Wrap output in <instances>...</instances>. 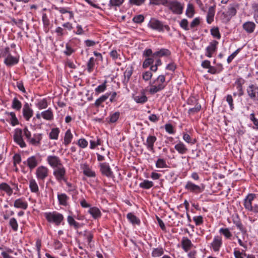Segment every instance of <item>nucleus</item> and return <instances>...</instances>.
Here are the masks:
<instances>
[{
  "instance_id": "obj_1",
  "label": "nucleus",
  "mask_w": 258,
  "mask_h": 258,
  "mask_svg": "<svg viewBox=\"0 0 258 258\" xmlns=\"http://www.w3.org/2000/svg\"><path fill=\"white\" fill-rule=\"evenodd\" d=\"M165 78L164 75H160L151 84L149 92L151 94H154L162 90L165 87Z\"/></svg>"
},
{
  "instance_id": "obj_2",
  "label": "nucleus",
  "mask_w": 258,
  "mask_h": 258,
  "mask_svg": "<svg viewBox=\"0 0 258 258\" xmlns=\"http://www.w3.org/2000/svg\"><path fill=\"white\" fill-rule=\"evenodd\" d=\"M255 197L256 195L255 194H248L244 200V206L247 211L257 213L258 205L254 204L253 206L252 205V201H254Z\"/></svg>"
},
{
  "instance_id": "obj_3",
  "label": "nucleus",
  "mask_w": 258,
  "mask_h": 258,
  "mask_svg": "<svg viewBox=\"0 0 258 258\" xmlns=\"http://www.w3.org/2000/svg\"><path fill=\"white\" fill-rule=\"evenodd\" d=\"M44 216L48 221L54 222L57 225L60 223L63 218L62 214L55 212L46 213Z\"/></svg>"
},
{
  "instance_id": "obj_4",
  "label": "nucleus",
  "mask_w": 258,
  "mask_h": 258,
  "mask_svg": "<svg viewBox=\"0 0 258 258\" xmlns=\"http://www.w3.org/2000/svg\"><path fill=\"white\" fill-rule=\"evenodd\" d=\"M246 92L248 97L253 101H258V86L255 84H251L246 88Z\"/></svg>"
},
{
  "instance_id": "obj_5",
  "label": "nucleus",
  "mask_w": 258,
  "mask_h": 258,
  "mask_svg": "<svg viewBox=\"0 0 258 258\" xmlns=\"http://www.w3.org/2000/svg\"><path fill=\"white\" fill-rule=\"evenodd\" d=\"M53 174L58 181H67V179L66 178V169L62 165L55 168L53 170Z\"/></svg>"
},
{
  "instance_id": "obj_6",
  "label": "nucleus",
  "mask_w": 258,
  "mask_h": 258,
  "mask_svg": "<svg viewBox=\"0 0 258 258\" xmlns=\"http://www.w3.org/2000/svg\"><path fill=\"white\" fill-rule=\"evenodd\" d=\"M49 169L44 166H40L36 170V176L38 180L43 181L48 175Z\"/></svg>"
},
{
  "instance_id": "obj_7",
  "label": "nucleus",
  "mask_w": 258,
  "mask_h": 258,
  "mask_svg": "<svg viewBox=\"0 0 258 258\" xmlns=\"http://www.w3.org/2000/svg\"><path fill=\"white\" fill-rule=\"evenodd\" d=\"M244 83L245 80L241 78H239L236 79L233 84L234 86L236 87L237 90V92L233 93V95L234 96H236V95L241 96L243 95L244 92L243 89V85Z\"/></svg>"
},
{
  "instance_id": "obj_8",
  "label": "nucleus",
  "mask_w": 258,
  "mask_h": 258,
  "mask_svg": "<svg viewBox=\"0 0 258 258\" xmlns=\"http://www.w3.org/2000/svg\"><path fill=\"white\" fill-rule=\"evenodd\" d=\"M46 161L48 164L55 169L61 165H62V163L59 158L56 156L54 155H50L47 157Z\"/></svg>"
},
{
  "instance_id": "obj_9",
  "label": "nucleus",
  "mask_w": 258,
  "mask_h": 258,
  "mask_svg": "<svg viewBox=\"0 0 258 258\" xmlns=\"http://www.w3.org/2000/svg\"><path fill=\"white\" fill-rule=\"evenodd\" d=\"M14 140L21 147H26V144L22 138V131L21 129L16 128L15 130Z\"/></svg>"
},
{
  "instance_id": "obj_10",
  "label": "nucleus",
  "mask_w": 258,
  "mask_h": 258,
  "mask_svg": "<svg viewBox=\"0 0 258 258\" xmlns=\"http://www.w3.org/2000/svg\"><path fill=\"white\" fill-rule=\"evenodd\" d=\"M222 238L219 236H215L211 243L210 247L214 252H219L222 245Z\"/></svg>"
},
{
  "instance_id": "obj_11",
  "label": "nucleus",
  "mask_w": 258,
  "mask_h": 258,
  "mask_svg": "<svg viewBox=\"0 0 258 258\" xmlns=\"http://www.w3.org/2000/svg\"><path fill=\"white\" fill-rule=\"evenodd\" d=\"M150 25L152 29L159 31H163L164 28L167 30L169 29L168 26L163 25L160 21L155 19H153L150 21Z\"/></svg>"
},
{
  "instance_id": "obj_12",
  "label": "nucleus",
  "mask_w": 258,
  "mask_h": 258,
  "mask_svg": "<svg viewBox=\"0 0 258 258\" xmlns=\"http://www.w3.org/2000/svg\"><path fill=\"white\" fill-rule=\"evenodd\" d=\"M218 42L217 41H212L206 48V55L208 57H211L213 54L215 52L217 49V45Z\"/></svg>"
},
{
  "instance_id": "obj_13",
  "label": "nucleus",
  "mask_w": 258,
  "mask_h": 258,
  "mask_svg": "<svg viewBox=\"0 0 258 258\" xmlns=\"http://www.w3.org/2000/svg\"><path fill=\"white\" fill-rule=\"evenodd\" d=\"M181 246L185 252H188L194 246L191 241L186 237H183L181 241Z\"/></svg>"
},
{
  "instance_id": "obj_14",
  "label": "nucleus",
  "mask_w": 258,
  "mask_h": 258,
  "mask_svg": "<svg viewBox=\"0 0 258 258\" xmlns=\"http://www.w3.org/2000/svg\"><path fill=\"white\" fill-rule=\"evenodd\" d=\"M100 171L102 174L106 176L107 177H112L113 173L107 163H102L100 164Z\"/></svg>"
},
{
  "instance_id": "obj_15",
  "label": "nucleus",
  "mask_w": 258,
  "mask_h": 258,
  "mask_svg": "<svg viewBox=\"0 0 258 258\" xmlns=\"http://www.w3.org/2000/svg\"><path fill=\"white\" fill-rule=\"evenodd\" d=\"M23 114L26 120H29L33 114V111L28 103H26L23 106Z\"/></svg>"
},
{
  "instance_id": "obj_16",
  "label": "nucleus",
  "mask_w": 258,
  "mask_h": 258,
  "mask_svg": "<svg viewBox=\"0 0 258 258\" xmlns=\"http://www.w3.org/2000/svg\"><path fill=\"white\" fill-rule=\"evenodd\" d=\"M166 6L168 9L173 14L177 13V0H167L166 3Z\"/></svg>"
},
{
  "instance_id": "obj_17",
  "label": "nucleus",
  "mask_w": 258,
  "mask_h": 258,
  "mask_svg": "<svg viewBox=\"0 0 258 258\" xmlns=\"http://www.w3.org/2000/svg\"><path fill=\"white\" fill-rule=\"evenodd\" d=\"M14 206L16 208H20L26 210L28 207V204L24 199L20 198L15 201Z\"/></svg>"
},
{
  "instance_id": "obj_18",
  "label": "nucleus",
  "mask_w": 258,
  "mask_h": 258,
  "mask_svg": "<svg viewBox=\"0 0 258 258\" xmlns=\"http://www.w3.org/2000/svg\"><path fill=\"white\" fill-rule=\"evenodd\" d=\"M38 164V159L36 157L32 156L27 160V165L30 169L32 170Z\"/></svg>"
},
{
  "instance_id": "obj_19",
  "label": "nucleus",
  "mask_w": 258,
  "mask_h": 258,
  "mask_svg": "<svg viewBox=\"0 0 258 258\" xmlns=\"http://www.w3.org/2000/svg\"><path fill=\"white\" fill-rule=\"evenodd\" d=\"M185 188L192 192H196L198 193L201 192L203 189L199 185H196L191 182L188 181L187 182Z\"/></svg>"
},
{
  "instance_id": "obj_20",
  "label": "nucleus",
  "mask_w": 258,
  "mask_h": 258,
  "mask_svg": "<svg viewBox=\"0 0 258 258\" xmlns=\"http://www.w3.org/2000/svg\"><path fill=\"white\" fill-rule=\"evenodd\" d=\"M242 27L247 33H251L255 29V24L253 22L247 21L243 24Z\"/></svg>"
},
{
  "instance_id": "obj_21",
  "label": "nucleus",
  "mask_w": 258,
  "mask_h": 258,
  "mask_svg": "<svg viewBox=\"0 0 258 258\" xmlns=\"http://www.w3.org/2000/svg\"><path fill=\"white\" fill-rule=\"evenodd\" d=\"M215 5L209 7L207 16V22L211 24L214 21V17L215 14Z\"/></svg>"
},
{
  "instance_id": "obj_22",
  "label": "nucleus",
  "mask_w": 258,
  "mask_h": 258,
  "mask_svg": "<svg viewBox=\"0 0 258 258\" xmlns=\"http://www.w3.org/2000/svg\"><path fill=\"white\" fill-rule=\"evenodd\" d=\"M170 54V52L167 49H161L159 51L154 52L153 55V57H160L163 56H167Z\"/></svg>"
},
{
  "instance_id": "obj_23",
  "label": "nucleus",
  "mask_w": 258,
  "mask_h": 258,
  "mask_svg": "<svg viewBox=\"0 0 258 258\" xmlns=\"http://www.w3.org/2000/svg\"><path fill=\"white\" fill-rule=\"evenodd\" d=\"M0 190L5 191L8 196H11L13 194L12 188L5 182H3L0 184Z\"/></svg>"
},
{
  "instance_id": "obj_24",
  "label": "nucleus",
  "mask_w": 258,
  "mask_h": 258,
  "mask_svg": "<svg viewBox=\"0 0 258 258\" xmlns=\"http://www.w3.org/2000/svg\"><path fill=\"white\" fill-rule=\"evenodd\" d=\"M156 141V138L155 136H150L147 138L146 145L150 150L153 151L154 144Z\"/></svg>"
},
{
  "instance_id": "obj_25",
  "label": "nucleus",
  "mask_w": 258,
  "mask_h": 258,
  "mask_svg": "<svg viewBox=\"0 0 258 258\" xmlns=\"http://www.w3.org/2000/svg\"><path fill=\"white\" fill-rule=\"evenodd\" d=\"M29 187L32 192L37 193L39 191V187L34 179L31 178L29 180Z\"/></svg>"
},
{
  "instance_id": "obj_26",
  "label": "nucleus",
  "mask_w": 258,
  "mask_h": 258,
  "mask_svg": "<svg viewBox=\"0 0 258 258\" xmlns=\"http://www.w3.org/2000/svg\"><path fill=\"white\" fill-rule=\"evenodd\" d=\"M220 234L223 235L225 238L230 239L232 236V234L227 228H221L219 231Z\"/></svg>"
},
{
  "instance_id": "obj_27",
  "label": "nucleus",
  "mask_w": 258,
  "mask_h": 258,
  "mask_svg": "<svg viewBox=\"0 0 258 258\" xmlns=\"http://www.w3.org/2000/svg\"><path fill=\"white\" fill-rule=\"evenodd\" d=\"M18 59L17 57L9 55L5 60V63L8 66H12L17 63Z\"/></svg>"
},
{
  "instance_id": "obj_28",
  "label": "nucleus",
  "mask_w": 258,
  "mask_h": 258,
  "mask_svg": "<svg viewBox=\"0 0 258 258\" xmlns=\"http://www.w3.org/2000/svg\"><path fill=\"white\" fill-rule=\"evenodd\" d=\"M133 74L132 67L127 68L124 73V80L123 82L124 84H126L130 80V79Z\"/></svg>"
},
{
  "instance_id": "obj_29",
  "label": "nucleus",
  "mask_w": 258,
  "mask_h": 258,
  "mask_svg": "<svg viewBox=\"0 0 258 258\" xmlns=\"http://www.w3.org/2000/svg\"><path fill=\"white\" fill-rule=\"evenodd\" d=\"M127 218L133 224L139 225L140 223V219L132 213L127 214Z\"/></svg>"
},
{
  "instance_id": "obj_30",
  "label": "nucleus",
  "mask_w": 258,
  "mask_h": 258,
  "mask_svg": "<svg viewBox=\"0 0 258 258\" xmlns=\"http://www.w3.org/2000/svg\"><path fill=\"white\" fill-rule=\"evenodd\" d=\"M57 198L60 205L66 206L69 197L65 194H58Z\"/></svg>"
},
{
  "instance_id": "obj_31",
  "label": "nucleus",
  "mask_w": 258,
  "mask_h": 258,
  "mask_svg": "<svg viewBox=\"0 0 258 258\" xmlns=\"http://www.w3.org/2000/svg\"><path fill=\"white\" fill-rule=\"evenodd\" d=\"M84 174L88 177H94L95 173L92 171L87 165H84L83 167Z\"/></svg>"
},
{
  "instance_id": "obj_32",
  "label": "nucleus",
  "mask_w": 258,
  "mask_h": 258,
  "mask_svg": "<svg viewBox=\"0 0 258 258\" xmlns=\"http://www.w3.org/2000/svg\"><path fill=\"white\" fill-rule=\"evenodd\" d=\"M89 213L94 218H97L101 216V212L98 208L96 207L91 208L89 210Z\"/></svg>"
},
{
  "instance_id": "obj_33",
  "label": "nucleus",
  "mask_w": 258,
  "mask_h": 258,
  "mask_svg": "<svg viewBox=\"0 0 258 258\" xmlns=\"http://www.w3.org/2000/svg\"><path fill=\"white\" fill-rule=\"evenodd\" d=\"M135 101L138 103H144L147 101V97L145 93H142L134 97Z\"/></svg>"
},
{
  "instance_id": "obj_34",
  "label": "nucleus",
  "mask_w": 258,
  "mask_h": 258,
  "mask_svg": "<svg viewBox=\"0 0 258 258\" xmlns=\"http://www.w3.org/2000/svg\"><path fill=\"white\" fill-rule=\"evenodd\" d=\"M73 138V135L71 133L70 130H68L65 133L64 137V144L66 146L69 145L72 141Z\"/></svg>"
},
{
  "instance_id": "obj_35",
  "label": "nucleus",
  "mask_w": 258,
  "mask_h": 258,
  "mask_svg": "<svg viewBox=\"0 0 258 258\" xmlns=\"http://www.w3.org/2000/svg\"><path fill=\"white\" fill-rule=\"evenodd\" d=\"M245 250H242L240 251L239 250L235 248L233 251V254L235 258H244L246 256L247 254L245 253Z\"/></svg>"
},
{
  "instance_id": "obj_36",
  "label": "nucleus",
  "mask_w": 258,
  "mask_h": 258,
  "mask_svg": "<svg viewBox=\"0 0 258 258\" xmlns=\"http://www.w3.org/2000/svg\"><path fill=\"white\" fill-rule=\"evenodd\" d=\"M153 182L148 180H144L139 184L140 187L144 189H149L153 186Z\"/></svg>"
},
{
  "instance_id": "obj_37",
  "label": "nucleus",
  "mask_w": 258,
  "mask_h": 258,
  "mask_svg": "<svg viewBox=\"0 0 258 258\" xmlns=\"http://www.w3.org/2000/svg\"><path fill=\"white\" fill-rule=\"evenodd\" d=\"M194 15V7L192 4L189 3L186 10V15L188 18H192Z\"/></svg>"
},
{
  "instance_id": "obj_38",
  "label": "nucleus",
  "mask_w": 258,
  "mask_h": 258,
  "mask_svg": "<svg viewBox=\"0 0 258 258\" xmlns=\"http://www.w3.org/2000/svg\"><path fill=\"white\" fill-rule=\"evenodd\" d=\"M41 114L43 118L46 120H51L53 116V113L50 109L42 112Z\"/></svg>"
},
{
  "instance_id": "obj_39",
  "label": "nucleus",
  "mask_w": 258,
  "mask_h": 258,
  "mask_svg": "<svg viewBox=\"0 0 258 258\" xmlns=\"http://www.w3.org/2000/svg\"><path fill=\"white\" fill-rule=\"evenodd\" d=\"M59 130L58 128H53L51 130L49 134V138L52 140H57L58 139Z\"/></svg>"
},
{
  "instance_id": "obj_40",
  "label": "nucleus",
  "mask_w": 258,
  "mask_h": 258,
  "mask_svg": "<svg viewBox=\"0 0 258 258\" xmlns=\"http://www.w3.org/2000/svg\"><path fill=\"white\" fill-rule=\"evenodd\" d=\"M109 95L110 94L106 93L105 95L101 96L96 100L95 102V106H99L102 102H104L108 98Z\"/></svg>"
},
{
  "instance_id": "obj_41",
  "label": "nucleus",
  "mask_w": 258,
  "mask_h": 258,
  "mask_svg": "<svg viewBox=\"0 0 258 258\" xmlns=\"http://www.w3.org/2000/svg\"><path fill=\"white\" fill-rule=\"evenodd\" d=\"M12 107L15 109L19 110L21 108L22 104L17 98H14L13 100Z\"/></svg>"
},
{
  "instance_id": "obj_42",
  "label": "nucleus",
  "mask_w": 258,
  "mask_h": 258,
  "mask_svg": "<svg viewBox=\"0 0 258 258\" xmlns=\"http://www.w3.org/2000/svg\"><path fill=\"white\" fill-rule=\"evenodd\" d=\"M7 114L10 116V119L11 121V123L13 126H15V125L19 123L18 120L14 112H11L10 113H7Z\"/></svg>"
},
{
  "instance_id": "obj_43",
  "label": "nucleus",
  "mask_w": 258,
  "mask_h": 258,
  "mask_svg": "<svg viewBox=\"0 0 258 258\" xmlns=\"http://www.w3.org/2000/svg\"><path fill=\"white\" fill-rule=\"evenodd\" d=\"M9 224L11 227L12 229L14 231H16L18 230V225L16 219L14 218L10 219L9 221Z\"/></svg>"
},
{
  "instance_id": "obj_44",
  "label": "nucleus",
  "mask_w": 258,
  "mask_h": 258,
  "mask_svg": "<svg viewBox=\"0 0 258 258\" xmlns=\"http://www.w3.org/2000/svg\"><path fill=\"white\" fill-rule=\"evenodd\" d=\"M201 108V106L199 103H196L194 107L189 108L188 109V113L189 114H195L199 112Z\"/></svg>"
},
{
  "instance_id": "obj_45",
  "label": "nucleus",
  "mask_w": 258,
  "mask_h": 258,
  "mask_svg": "<svg viewBox=\"0 0 258 258\" xmlns=\"http://www.w3.org/2000/svg\"><path fill=\"white\" fill-rule=\"evenodd\" d=\"M84 236L88 243L89 244L92 241L93 235L91 232L85 231L84 233Z\"/></svg>"
},
{
  "instance_id": "obj_46",
  "label": "nucleus",
  "mask_w": 258,
  "mask_h": 258,
  "mask_svg": "<svg viewBox=\"0 0 258 258\" xmlns=\"http://www.w3.org/2000/svg\"><path fill=\"white\" fill-rule=\"evenodd\" d=\"M120 113L118 112H115L110 116L109 122L111 123H114L116 122L119 118Z\"/></svg>"
},
{
  "instance_id": "obj_47",
  "label": "nucleus",
  "mask_w": 258,
  "mask_h": 258,
  "mask_svg": "<svg viewBox=\"0 0 258 258\" xmlns=\"http://www.w3.org/2000/svg\"><path fill=\"white\" fill-rule=\"evenodd\" d=\"M250 120L253 122L255 127L253 128L258 130V119L255 117V115L253 113H252L249 115Z\"/></svg>"
},
{
  "instance_id": "obj_48",
  "label": "nucleus",
  "mask_w": 258,
  "mask_h": 258,
  "mask_svg": "<svg viewBox=\"0 0 258 258\" xmlns=\"http://www.w3.org/2000/svg\"><path fill=\"white\" fill-rule=\"evenodd\" d=\"M94 66V58L91 57L87 63V70L88 72L91 73L93 71Z\"/></svg>"
},
{
  "instance_id": "obj_49",
  "label": "nucleus",
  "mask_w": 258,
  "mask_h": 258,
  "mask_svg": "<svg viewBox=\"0 0 258 258\" xmlns=\"http://www.w3.org/2000/svg\"><path fill=\"white\" fill-rule=\"evenodd\" d=\"M180 26L185 30H188L189 29L188 26V22L185 19H182L179 23Z\"/></svg>"
},
{
  "instance_id": "obj_50",
  "label": "nucleus",
  "mask_w": 258,
  "mask_h": 258,
  "mask_svg": "<svg viewBox=\"0 0 258 258\" xmlns=\"http://www.w3.org/2000/svg\"><path fill=\"white\" fill-rule=\"evenodd\" d=\"M201 22V19L199 17L195 18L190 24V28L192 29L199 26Z\"/></svg>"
},
{
  "instance_id": "obj_51",
  "label": "nucleus",
  "mask_w": 258,
  "mask_h": 258,
  "mask_svg": "<svg viewBox=\"0 0 258 258\" xmlns=\"http://www.w3.org/2000/svg\"><path fill=\"white\" fill-rule=\"evenodd\" d=\"M154 57L146 58L143 62V67L147 68L154 62Z\"/></svg>"
},
{
  "instance_id": "obj_52",
  "label": "nucleus",
  "mask_w": 258,
  "mask_h": 258,
  "mask_svg": "<svg viewBox=\"0 0 258 258\" xmlns=\"http://www.w3.org/2000/svg\"><path fill=\"white\" fill-rule=\"evenodd\" d=\"M123 2V0H110L109 5L111 7H119Z\"/></svg>"
},
{
  "instance_id": "obj_53",
  "label": "nucleus",
  "mask_w": 258,
  "mask_h": 258,
  "mask_svg": "<svg viewBox=\"0 0 258 258\" xmlns=\"http://www.w3.org/2000/svg\"><path fill=\"white\" fill-rule=\"evenodd\" d=\"M152 77V73L150 71H146L143 73L142 78L145 81L150 80Z\"/></svg>"
},
{
  "instance_id": "obj_54",
  "label": "nucleus",
  "mask_w": 258,
  "mask_h": 258,
  "mask_svg": "<svg viewBox=\"0 0 258 258\" xmlns=\"http://www.w3.org/2000/svg\"><path fill=\"white\" fill-rule=\"evenodd\" d=\"M211 34L215 38L217 39L220 38V34L218 28H212L211 30Z\"/></svg>"
},
{
  "instance_id": "obj_55",
  "label": "nucleus",
  "mask_w": 258,
  "mask_h": 258,
  "mask_svg": "<svg viewBox=\"0 0 258 258\" xmlns=\"http://www.w3.org/2000/svg\"><path fill=\"white\" fill-rule=\"evenodd\" d=\"M240 49L238 48L234 52H233L230 55H229L227 59L228 63H230L232 60L234 58V57L237 55V54L240 51Z\"/></svg>"
},
{
  "instance_id": "obj_56",
  "label": "nucleus",
  "mask_w": 258,
  "mask_h": 258,
  "mask_svg": "<svg viewBox=\"0 0 258 258\" xmlns=\"http://www.w3.org/2000/svg\"><path fill=\"white\" fill-rule=\"evenodd\" d=\"M193 220L197 226L200 225L203 223V218L202 216H195L193 218Z\"/></svg>"
},
{
  "instance_id": "obj_57",
  "label": "nucleus",
  "mask_w": 258,
  "mask_h": 258,
  "mask_svg": "<svg viewBox=\"0 0 258 258\" xmlns=\"http://www.w3.org/2000/svg\"><path fill=\"white\" fill-rule=\"evenodd\" d=\"M226 100L228 103L231 110L234 108V104L233 103V98L231 95H227L226 97Z\"/></svg>"
},
{
  "instance_id": "obj_58",
  "label": "nucleus",
  "mask_w": 258,
  "mask_h": 258,
  "mask_svg": "<svg viewBox=\"0 0 258 258\" xmlns=\"http://www.w3.org/2000/svg\"><path fill=\"white\" fill-rule=\"evenodd\" d=\"M144 20V17L142 15L136 16L133 19V21L136 23H141L143 22Z\"/></svg>"
},
{
  "instance_id": "obj_59",
  "label": "nucleus",
  "mask_w": 258,
  "mask_h": 258,
  "mask_svg": "<svg viewBox=\"0 0 258 258\" xmlns=\"http://www.w3.org/2000/svg\"><path fill=\"white\" fill-rule=\"evenodd\" d=\"M163 253V250L162 248H156L152 252V255L154 256H160Z\"/></svg>"
},
{
  "instance_id": "obj_60",
  "label": "nucleus",
  "mask_w": 258,
  "mask_h": 258,
  "mask_svg": "<svg viewBox=\"0 0 258 258\" xmlns=\"http://www.w3.org/2000/svg\"><path fill=\"white\" fill-rule=\"evenodd\" d=\"M156 167L158 168H164L166 167V164L165 161L162 159H159L156 164Z\"/></svg>"
},
{
  "instance_id": "obj_61",
  "label": "nucleus",
  "mask_w": 258,
  "mask_h": 258,
  "mask_svg": "<svg viewBox=\"0 0 258 258\" xmlns=\"http://www.w3.org/2000/svg\"><path fill=\"white\" fill-rule=\"evenodd\" d=\"M37 106L39 109L45 108L47 107V103L45 100H42L38 102Z\"/></svg>"
},
{
  "instance_id": "obj_62",
  "label": "nucleus",
  "mask_w": 258,
  "mask_h": 258,
  "mask_svg": "<svg viewBox=\"0 0 258 258\" xmlns=\"http://www.w3.org/2000/svg\"><path fill=\"white\" fill-rule=\"evenodd\" d=\"M68 221L71 225L74 226L76 228L78 227L79 224L74 220V219L71 216L68 217Z\"/></svg>"
},
{
  "instance_id": "obj_63",
  "label": "nucleus",
  "mask_w": 258,
  "mask_h": 258,
  "mask_svg": "<svg viewBox=\"0 0 258 258\" xmlns=\"http://www.w3.org/2000/svg\"><path fill=\"white\" fill-rule=\"evenodd\" d=\"M165 128L166 131L169 134H173L175 133L173 127L171 124H166L165 125Z\"/></svg>"
},
{
  "instance_id": "obj_64",
  "label": "nucleus",
  "mask_w": 258,
  "mask_h": 258,
  "mask_svg": "<svg viewBox=\"0 0 258 258\" xmlns=\"http://www.w3.org/2000/svg\"><path fill=\"white\" fill-rule=\"evenodd\" d=\"M78 145L80 147L84 148L87 146L88 142L85 139H81L78 141Z\"/></svg>"
}]
</instances>
